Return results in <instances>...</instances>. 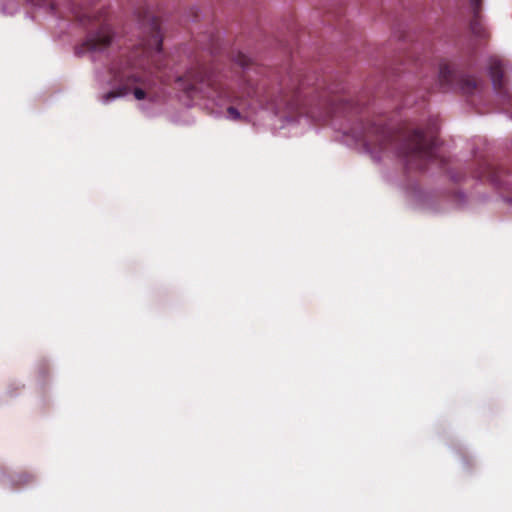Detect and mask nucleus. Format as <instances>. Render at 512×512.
Segmentation results:
<instances>
[{
	"mask_svg": "<svg viewBox=\"0 0 512 512\" xmlns=\"http://www.w3.org/2000/svg\"><path fill=\"white\" fill-rule=\"evenodd\" d=\"M116 77L118 78V76ZM119 78L123 79L124 83L116 91L102 95V103L108 104L117 98L126 97L129 94H133L134 98L138 101L154 102L156 100L152 92V83L148 78L138 77L132 73H125L119 76Z\"/></svg>",
	"mask_w": 512,
	"mask_h": 512,
	"instance_id": "f257e3e1",
	"label": "nucleus"
},
{
	"mask_svg": "<svg viewBox=\"0 0 512 512\" xmlns=\"http://www.w3.org/2000/svg\"><path fill=\"white\" fill-rule=\"evenodd\" d=\"M119 33L111 25H102L91 33L82 45L79 53H88L91 59L98 53H104L108 48L118 42Z\"/></svg>",
	"mask_w": 512,
	"mask_h": 512,
	"instance_id": "f03ea898",
	"label": "nucleus"
},
{
	"mask_svg": "<svg viewBox=\"0 0 512 512\" xmlns=\"http://www.w3.org/2000/svg\"><path fill=\"white\" fill-rule=\"evenodd\" d=\"M146 52L152 57L151 65L155 69H159L158 55L162 49V37L157 31H153L152 35L144 43Z\"/></svg>",
	"mask_w": 512,
	"mask_h": 512,
	"instance_id": "7ed1b4c3",
	"label": "nucleus"
},
{
	"mask_svg": "<svg viewBox=\"0 0 512 512\" xmlns=\"http://www.w3.org/2000/svg\"><path fill=\"white\" fill-rule=\"evenodd\" d=\"M407 154H417V155H425L426 154V140L421 131H416L414 135H412L407 144Z\"/></svg>",
	"mask_w": 512,
	"mask_h": 512,
	"instance_id": "20e7f679",
	"label": "nucleus"
},
{
	"mask_svg": "<svg viewBox=\"0 0 512 512\" xmlns=\"http://www.w3.org/2000/svg\"><path fill=\"white\" fill-rule=\"evenodd\" d=\"M490 76H491L493 88L495 90H500V88L502 87V76H503V71H502L500 62L497 61L491 66Z\"/></svg>",
	"mask_w": 512,
	"mask_h": 512,
	"instance_id": "39448f33",
	"label": "nucleus"
},
{
	"mask_svg": "<svg viewBox=\"0 0 512 512\" xmlns=\"http://www.w3.org/2000/svg\"><path fill=\"white\" fill-rule=\"evenodd\" d=\"M477 87V82L473 78H466L462 82L461 89L465 93H471Z\"/></svg>",
	"mask_w": 512,
	"mask_h": 512,
	"instance_id": "423d86ee",
	"label": "nucleus"
},
{
	"mask_svg": "<svg viewBox=\"0 0 512 512\" xmlns=\"http://www.w3.org/2000/svg\"><path fill=\"white\" fill-rule=\"evenodd\" d=\"M227 113H228V118H230L232 120L241 119V114L236 108L229 107L227 110Z\"/></svg>",
	"mask_w": 512,
	"mask_h": 512,
	"instance_id": "0eeeda50",
	"label": "nucleus"
},
{
	"mask_svg": "<svg viewBox=\"0 0 512 512\" xmlns=\"http://www.w3.org/2000/svg\"><path fill=\"white\" fill-rule=\"evenodd\" d=\"M365 151L371 155L373 160H375V161L379 160V157L371 150L369 144L365 145Z\"/></svg>",
	"mask_w": 512,
	"mask_h": 512,
	"instance_id": "6e6552de",
	"label": "nucleus"
},
{
	"mask_svg": "<svg viewBox=\"0 0 512 512\" xmlns=\"http://www.w3.org/2000/svg\"><path fill=\"white\" fill-rule=\"evenodd\" d=\"M294 124H295V120H294L293 118H291V117H286V118L284 119V124H283V126H282V127H286V126H294Z\"/></svg>",
	"mask_w": 512,
	"mask_h": 512,
	"instance_id": "1a4fd4ad",
	"label": "nucleus"
},
{
	"mask_svg": "<svg viewBox=\"0 0 512 512\" xmlns=\"http://www.w3.org/2000/svg\"><path fill=\"white\" fill-rule=\"evenodd\" d=\"M190 77L191 78L195 77V82H201V83L204 82V78H203L201 73H199V74H197L195 76H190Z\"/></svg>",
	"mask_w": 512,
	"mask_h": 512,
	"instance_id": "9d476101",
	"label": "nucleus"
},
{
	"mask_svg": "<svg viewBox=\"0 0 512 512\" xmlns=\"http://www.w3.org/2000/svg\"><path fill=\"white\" fill-rule=\"evenodd\" d=\"M479 0H471L472 4L478 3Z\"/></svg>",
	"mask_w": 512,
	"mask_h": 512,
	"instance_id": "9b49d317",
	"label": "nucleus"
},
{
	"mask_svg": "<svg viewBox=\"0 0 512 512\" xmlns=\"http://www.w3.org/2000/svg\"><path fill=\"white\" fill-rule=\"evenodd\" d=\"M144 70L151 69L150 67H142Z\"/></svg>",
	"mask_w": 512,
	"mask_h": 512,
	"instance_id": "f8f14e48",
	"label": "nucleus"
}]
</instances>
